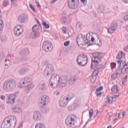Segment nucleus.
Returning <instances> with one entry per match:
<instances>
[{"label":"nucleus","instance_id":"dca6fc26","mask_svg":"<svg viewBox=\"0 0 128 128\" xmlns=\"http://www.w3.org/2000/svg\"><path fill=\"white\" fill-rule=\"evenodd\" d=\"M119 70H121L123 74H128V64H120L118 66Z\"/></svg>","mask_w":128,"mask_h":128},{"label":"nucleus","instance_id":"7ed1b4c3","mask_svg":"<svg viewBox=\"0 0 128 128\" xmlns=\"http://www.w3.org/2000/svg\"><path fill=\"white\" fill-rule=\"evenodd\" d=\"M74 98V94L72 93L70 94L68 97L66 96H61L59 101L60 106H62V107L66 106V105L68 104V102L70 100H72V98Z\"/></svg>","mask_w":128,"mask_h":128},{"label":"nucleus","instance_id":"a18cd8bd","mask_svg":"<svg viewBox=\"0 0 128 128\" xmlns=\"http://www.w3.org/2000/svg\"><path fill=\"white\" fill-rule=\"evenodd\" d=\"M124 116H126V112H122L118 114V117L119 118H124Z\"/></svg>","mask_w":128,"mask_h":128},{"label":"nucleus","instance_id":"4be33fe9","mask_svg":"<svg viewBox=\"0 0 128 128\" xmlns=\"http://www.w3.org/2000/svg\"><path fill=\"white\" fill-rule=\"evenodd\" d=\"M77 80H78V77L76 76V75L71 76L69 78L70 84H71L72 86V84H74Z\"/></svg>","mask_w":128,"mask_h":128},{"label":"nucleus","instance_id":"8fccbe9b","mask_svg":"<svg viewBox=\"0 0 128 128\" xmlns=\"http://www.w3.org/2000/svg\"><path fill=\"white\" fill-rule=\"evenodd\" d=\"M75 104H76L77 106H80V100H76L75 101Z\"/></svg>","mask_w":128,"mask_h":128},{"label":"nucleus","instance_id":"393cba45","mask_svg":"<svg viewBox=\"0 0 128 128\" xmlns=\"http://www.w3.org/2000/svg\"><path fill=\"white\" fill-rule=\"evenodd\" d=\"M34 120H40V113L39 112H34L33 115Z\"/></svg>","mask_w":128,"mask_h":128},{"label":"nucleus","instance_id":"f3484780","mask_svg":"<svg viewBox=\"0 0 128 128\" xmlns=\"http://www.w3.org/2000/svg\"><path fill=\"white\" fill-rule=\"evenodd\" d=\"M16 96L15 94H11L8 96V100L6 101L7 104H14L16 100Z\"/></svg>","mask_w":128,"mask_h":128},{"label":"nucleus","instance_id":"39448f33","mask_svg":"<svg viewBox=\"0 0 128 128\" xmlns=\"http://www.w3.org/2000/svg\"><path fill=\"white\" fill-rule=\"evenodd\" d=\"M76 117L74 115L68 116L65 121L66 124L70 128H76V126L74 124Z\"/></svg>","mask_w":128,"mask_h":128},{"label":"nucleus","instance_id":"13d9d810","mask_svg":"<svg viewBox=\"0 0 128 128\" xmlns=\"http://www.w3.org/2000/svg\"><path fill=\"white\" fill-rule=\"evenodd\" d=\"M128 80V76H126L122 80V84H124V80Z\"/></svg>","mask_w":128,"mask_h":128},{"label":"nucleus","instance_id":"c85d7f7f","mask_svg":"<svg viewBox=\"0 0 128 128\" xmlns=\"http://www.w3.org/2000/svg\"><path fill=\"white\" fill-rule=\"evenodd\" d=\"M4 30V21L2 20V16L0 15V31Z\"/></svg>","mask_w":128,"mask_h":128},{"label":"nucleus","instance_id":"412c9836","mask_svg":"<svg viewBox=\"0 0 128 128\" xmlns=\"http://www.w3.org/2000/svg\"><path fill=\"white\" fill-rule=\"evenodd\" d=\"M39 90L41 92H44L45 90H46V84L45 82H40L38 85Z\"/></svg>","mask_w":128,"mask_h":128},{"label":"nucleus","instance_id":"79ce46f5","mask_svg":"<svg viewBox=\"0 0 128 128\" xmlns=\"http://www.w3.org/2000/svg\"><path fill=\"white\" fill-rule=\"evenodd\" d=\"M28 56H22V58H20V62H26L28 60Z\"/></svg>","mask_w":128,"mask_h":128},{"label":"nucleus","instance_id":"a878e982","mask_svg":"<svg viewBox=\"0 0 128 128\" xmlns=\"http://www.w3.org/2000/svg\"><path fill=\"white\" fill-rule=\"evenodd\" d=\"M102 58H104V54L100 52H97L96 58H98V60H96V64H100Z\"/></svg>","mask_w":128,"mask_h":128},{"label":"nucleus","instance_id":"37998d69","mask_svg":"<svg viewBox=\"0 0 128 128\" xmlns=\"http://www.w3.org/2000/svg\"><path fill=\"white\" fill-rule=\"evenodd\" d=\"M78 28L80 30H82V24H80V22H78L76 24V28Z\"/></svg>","mask_w":128,"mask_h":128},{"label":"nucleus","instance_id":"0eeeda50","mask_svg":"<svg viewBox=\"0 0 128 128\" xmlns=\"http://www.w3.org/2000/svg\"><path fill=\"white\" fill-rule=\"evenodd\" d=\"M52 48H54V45H52V42H48V40H45L42 44V48L46 52H52Z\"/></svg>","mask_w":128,"mask_h":128},{"label":"nucleus","instance_id":"ddd939ff","mask_svg":"<svg viewBox=\"0 0 128 128\" xmlns=\"http://www.w3.org/2000/svg\"><path fill=\"white\" fill-rule=\"evenodd\" d=\"M124 52L120 51V52H119L118 53V54H117L116 56V58L118 60H119L117 61V64H126V62H124V61H122V60L121 58H124Z\"/></svg>","mask_w":128,"mask_h":128},{"label":"nucleus","instance_id":"bb28decb","mask_svg":"<svg viewBox=\"0 0 128 128\" xmlns=\"http://www.w3.org/2000/svg\"><path fill=\"white\" fill-rule=\"evenodd\" d=\"M112 92L116 94V92H120V87L118 85H114L111 88Z\"/></svg>","mask_w":128,"mask_h":128},{"label":"nucleus","instance_id":"9b49d317","mask_svg":"<svg viewBox=\"0 0 128 128\" xmlns=\"http://www.w3.org/2000/svg\"><path fill=\"white\" fill-rule=\"evenodd\" d=\"M38 25L35 24L32 28V32L34 34L32 36V38H38L40 36V32H38Z\"/></svg>","mask_w":128,"mask_h":128},{"label":"nucleus","instance_id":"5701e85b","mask_svg":"<svg viewBox=\"0 0 128 128\" xmlns=\"http://www.w3.org/2000/svg\"><path fill=\"white\" fill-rule=\"evenodd\" d=\"M26 86V80L24 78H22L19 84H18V88H24Z\"/></svg>","mask_w":128,"mask_h":128},{"label":"nucleus","instance_id":"b1692460","mask_svg":"<svg viewBox=\"0 0 128 128\" xmlns=\"http://www.w3.org/2000/svg\"><path fill=\"white\" fill-rule=\"evenodd\" d=\"M90 80L92 84L96 82V70H94L92 74V76L91 77Z\"/></svg>","mask_w":128,"mask_h":128},{"label":"nucleus","instance_id":"6e6d98bb","mask_svg":"<svg viewBox=\"0 0 128 128\" xmlns=\"http://www.w3.org/2000/svg\"><path fill=\"white\" fill-rule=\"evenodd\" d=\"M5 56V54L4 52H1L0 54V58L4 59Z\"/></svg>","mask_w":128,"mask_h":128},{"label":"nucleus","instance_id":"09e8293b","mask_svg":"<svg viewBox=\"0 0 128 128\" xmlns=\"http://www.w3.org/2000/svg\"><path fill=\"white\" fill-rule=\"evenodd\" d=\"M8 40V39L6 38V36H3L1 37V42H6Z\"/></svg>","mask_w":128,"mask_h":128},{"label":"nucleus","instance_id":"6e6552de","mask_svg":"<svg viewBox=\"0 0 128 128\" xmlns=\"http://www.w3.org/2000/svg\"><path fill=\"white\" fill-rule=\"evenodd\" d=\"M40 101L39 103L40 108H44V106L48 104L50 102V98L48 96H43L40 97Z\"/></svg>","mask_w":128,"mask_h":128},{"label":"nucleus","instance_id":"72a5a7b5","mask_svg":"<svg viewBox=\"0 0 128 128\" xmlns=\"http://www.w3.org/2000/svg\"><path fill=\"white\" fill-rule=\"evenodd\" d=\"M104 5H100L98 8V12H104Z\"/></svg>","mask_w":128,"mask_h":128},{"label":"nucleus","instance_id":"de8ad7c7","mask_svg":"<svg viewBox=\"0 0 128 128\" xmlns=\"http://www.w3.org/2000/svg\"><path fill=\"white\" fill-rule=\"evenodd\" d=\"M29 6L30 10H32V12H36V8L34 6H32V4H30Z\"/></svg>","mask_w":128,"mask_h":128},{"label":"nucleus","instance_id":"4d7b16f0","mask_svg":"<svg viewBox=\"0 0 128 128\" xmlns=\"http://www.w3.org/2000/svg\"><path fill=\"white\" fill-rule=\"evenodd\" d=\"M102 90H104V87L100 86L99 88L96 89V92H102Z\"/></svg>","mask_w":128,"mask_h":128},{"label":"nucleus","instance_id":"603ef678","mask_svg":"<svg viewBox=\"0 0 128 128\" xmlns=\"http://www.w3.org/2000/svg\"><path fill=\"white\" fill-rule=\"evenodd\" d=\"M70 40H68V41H66L64 42V46H69L70 45Z\"/></svg>","mask_w":128,"mask_h":128},{"label":"nucleus","instance_id":"1a4fd4ad","mask_svg":"<svg viewBox=\"0 0 128 128\" xmlns=\"http://www.w3.org/2000/svg\"><path fill=\"white\" fill-rule=\"evenodd\" d=\"M6 122L12 128H14L16 124V118L14 116H10L6 120Z\"/></svg>","mask_w":128,"mask_h":128},{"label":"nucleus","instance_id":"6ab92c4d","mask_svg":"<svg viewBox=\"0 0 128 128\" xmlns=\"http://www.w3.org/2000/svg\"><path fill=\"white\" fill-rule=\"evenodd\" d=\"M122 74V70H116L111 75L112 80H116L118 78H120Z\"/></svg>","mask_w":128,"mask_h":128},{"label":"nucleus","instance_id":"3c124183","mask_svg":"<svg viewBox=\"0 0 128 128\" xmlns=\"http://www.w3.org/2000/svg\"><path fill=\"white\" fill-rule=\"evenodd\" d=\"M19 28H18L17 27V29L16 30V32H20V30H22H22H24V27H22V25H19L18 26Z\"/></svg>","mask_w":128,"mask_h":128},{"label":"nucleus","instance_id":"473e14b6","mask_svg":"<svg viewBox=\"0 0 128 128\" xmlns=\"http://www.w3.org/2000/svg\"><path fill=\"white\" fill-rule=\"evenodd\" d=\"M0 128H12V127L10 126V124H8L6 122L4 123V122H3V123L1 125Z\"/></svg>","mask_w":128,"mask_h":128},{"label":"nucleus","instance_id":"cd10ccee","mask_svg":"<svg viewBox=\"0 0 128 128\" xmlns=\"http://www.w3.org/2000/svg\"><path fill=\"white\" fill-rule=\"evenodd\" d=\"M34 88V86L31 83L30 84H28V86L26 87L25 90L26 92H30V90H32Z\"/></svg>","mask_w":128,"mask_h":128},{"label":"nucleus","instance_id":"864d4df0","mask_svg":"<svg viewBox=\"0 0 128 128\" xmlns=\"http://www.w3.org/2000/svg\"><path fill=\"white\" fill-rule=\"evenodd\" d=\"M89 114H90V118H92V115L94 114V110H90L89 111Z\"/></svg>","mask_w":128,"mask_h":128},{"label":"nucleus","instance_id":"f03ea898","mask_svg":"<svg viewBox=\"0 0 128 128\" xmlns=\"http://www.w3.org/2000/svg\"><path fill=\"white\" fill-rule=\"evenodd\" d=\"M88 36L86 34V35L80 34H78L76 37L77 44L82 50H86V48L94 44V42L96 38L92 36Z\"/></svg>","mask_w":128,"mask_h":128},{"label":"nucleus","instance_id":"9d476101","mask_svg":"<svg viewBox=\"0 0 128 128\" xmlns=\"http://www.w3.org/2000/svg\"><path fill=\"white\" fill-rule=\"evenodd\" d=\"M54 72V68L52 64H48L44 70V74L48 76L52 74Z\"/></svg>","mask_w":128,"mask_h":128},{"label":"nucleus","instance_id":"423d86ee","mask_svg":"<svg viewBox=\"0 0 128 128\" xmlns=\"http://www.w3.org/2000/svg\"><path fill=\"white\" fill-rule=\"evenodd\" d=\"M88 58L84 54H79L76 58V62L78 64H88Z\"/></svg>","mask_w":128,"mask_h":128},{"label":"nucleus","instance_id":"774afa93","mask_svg":"<svg viewBox=\"0 0 128 128\" xmlns=\"http://www.w3.org/2000/svg\"><path fill=\"white\" fill-rule=\"evenodd\" d=\"M116 66V64L111 65V68H112V70H114V68H115Z\"/></svg>","mask_w":128,"mask_h":128},{"label":"nucleus","instance_id":"a211bd4d","mask_svg":"<svg viewBox=\"0 0 128 128\" xmlns=\"http://www.w3.org/2000/svg\"><path fill=\"white\" fill-rule=\"evenodd\" d=\"M30 72V68L28 67L24 66L18 70L19 74L21 76H24V74H28Z\"/></svg>","mask_w":128,"mask_h":128},{"label":"nucleus","instance_id":"e433bc0d","mask_svg":"<svg viewBox=\"0 0 128 128\" xmlns=\"http://www.w3.org/2000/svg\"><path fill=\"white\" fill-rule=\"evenodd\" d=\"M68 22V18L66 16H62L60 20V23L62 24H64Z\"/></svg>","mask_w":128,"mask_h":128},{"label":"nucleus","instance_id":"e2e57ef3","mask_svg":"<svg viewBox=\"0 0 128 128\" xmlns=\"http://www.w3.org/2000/svg\"><path fill=\"white\" fill-rule=\"evenodd\" d=\"M124 20L125 22L128 21V14L124 17Z\"/></svg>","mask_w":128,"mask_h":128},{"label":"nucleus","instance_id":"f704fd0d","mask_svg":"<svg viewBox=\"0 0 128 128\" xmlns=\"http://www.w3.org/2000/svg\"><path fill=\"white\" fill-rule=\"evenodd\" d=\"M26 50H28V49L25 48L22 49V50L20 52L19 54L20 56H26Z\"/></svg>","mask_w":128,"mask_h":128},{"label":"nucleus","instance_id":"ea45409f","mask_svg":"<svg viewBox=\"0 0 128 128\" xmlns=\"http://www.w3.org/2000/svg\"><path fill=\"white\" fill-rule=\"evenodd\" d=\"M35 128H46V126L44 124L38 123L36 125Z\"/></svg>","mask_w":128,"mask_h":128},{"label":"nucleus","instance_id":"58836bf2","mask_svg":"<svg viewBox=\"0 0 128 128\" xmlns=\"http://www.w3.org/2000/svg\"><path fill=\"white\" fill-rule=\"evenodd\" d=\"M24 79L25 80L26 84H32V80L30 78H25Z\"/></svg>","mask_w":128,"mask_h":128},{"label":"nucleus","instance_id":"680f3d73","mask_svg":"<svg viewBox=\"0 0 128 128\" xmlns=\"http://www.w3.org/2000/svg\"><path fill=\"white\" fill-rule=\"evenodd\" d=\"M44 64H48V60H44V62H43Z\"/></svg>","mask_w":128,"mask_h":128},{"label":"nucleus","instance_id":"c756f323","mask_svg":"<svg viewBox=\"0 0 128 128\" xmlns=\"http://www.w3.org/2000/svg\"><path fill=\"white\" fill-rule=\"evenodd\" d=\"M92 58H94V60L93 58H92V62L91 64H96V52H94L92 54Z\"/></svg>","mask_w":128,"mask_h":128},{"label":"nucleus","instance_id":"2f4dec72","mask_svg":"<svg viewBox=\"0 0 128 128\" xmlns=\"http://www.w3.org/2000/svg\"><path fill=\"white\" fill-rule=\"evenodd\" d=\"M97 41L98 43L96 44V46L100 48V46H102V38L98 36Z\"/></svg>","mask_w":128,"mask_h":128},{"label":"nucleus","instance_id":"f257e3e1","mask_svg":"<svg viewBox=\"0 0 128 128\" xmlns=\"http://www.w3.org/2000/svg\"><path fill=\"white\" fill-rule=\"evenodd\" d=\"M68 82V78L66 76L60 77L58 74H53L50 80V88H66Z\"/></svg>","mask_w":128,"mask_h":128},{"label":"nucleus","instance_id":"c03bdc74","mask_svg":"<svg viewBox=\"0 0 128 128\" xmlns=\"http://www.w3.org/2000/svg\"><path fill=\"white\" fill-rule=\"evenodd\" d=\"M35 19L36 20V22H37V26H38L37 28L38 30H39L40 26L42 28V24H40V20H38V18H35Z\"/></svg>","mask_w":128,"mask_h":128},{"label":"nucleus","instance_id":"338daca9","mask_svg":"<svg viewBox=\"0 0 128 128\" xmlns=\"http://www.w3.org/2000/svg\"><path fill=\"white\" fill-rule=\"evenodd\" d=\"M96 64H92L91 65V68L92 70V68H96Z\"/></svg>","mask_w":128,"mask_h":128},{"label":"nucleus","instance_id":"2eb2a0df","mask_svg":"<svg viewBox=\"0 0 128 128\" xmlns=\"http://www.w3.org/2000/svg\"><path fill=\"white\" fill-rule=\"evenodd\" d=\"M18 20L20 24H24L26 20H28V15L26 14H23L22 16H20Z\"/></svg>","mask_w":128,"mask_h":128},{"label":"nucleus","instance_id":"c9c22d12","mask_svg":"<svg viewBox=\"0 0 128 128\" xmlns=\"http://www.w3.org/2000/svg\"><path fill=\"white\" fill-rule=\"evenodd\" d=\"M42 24L43 26H44V28H46V30L50 28V24H48V22H46V21L42 20Z\"/></svg>","mask_w":128,"mask_h":128},{"label":"nucleus","instance_id":"f8f14e48","mask_svg":"<svg viewBox=\"0 0 128 128\" xmlns=\"http://www.w3.org/2000/svg\"><path fill=\"white\" fill-rule=\"evenodd\" d=\"M68 5L70 10H76L78 8V2H76V0H68Z\"/></svg>","mask_w":128,"mask_h":128},{"label":"nucleus","instance_id":"052dcab7","mask_svg":"<svg viewBox=\"0 0 128 128\" xmlns=\"http://www.w3.org/2000/svg\"><path fill=\"white\" fill-rule=\"evenodd\" d=\"M102 92H96V96H102Z\"/></svg>","mask_w":128,"mask_h":128},{"label":"nucleus","instance_id":"5fc2aeb1","mask_svg":"<svg viewBox=\"0 0 128 128\" xmlns=\"http://www.w3.org/2000/svg\"><path fill=\"white\" fill-rule=\"evenodd\" d=\"M81 2H82L84 6H86L88 0H80Z\"/></svg>","mask_w":128,"mask_h":128},{"label":"nucleus","instance_id":"aec40b11","mask_svg":"<svg viewBox=\"0 0 128 128\" xmlns=\"http://www.w3.org/2000/svg\"><path fill=\"white\" fill-rule=\"evenodd\" d=\"M12 110L13 112H14V114H20V112H22V108H20V107H19L17 105L12 106Z\"/></svg>","mask_w":128,"mask_h":128},{"label":"nucleus","instance_id":"bf43d9fd","mask_svg":"<svg viewBox=\"0 0 128 128\" xmlns=\"http://www.w3.org/2000/svg\"><path fill=\"white\" fill-rule=\"evenodd\" d=\"M62 31L64 34H66V27L63 26Z\"/></svg>","mask_w":128,"mask_h":128},{"label":"nucleus","instance_id":"69168bd1","mask_svg":"<svg viewBox=\"0 0 128 128\" xmlns=\"http://www.w3.org/2000/svg\"><path fill=\"white\" fill-rule=\"evenodd\" d=\"M1 100H6V96L2 95L0 96Z\"/></svg>","mask_w":128,"mask_h":128},{"label":"nucleus","instance_id":"a19ab883","mask_svg":"<svg viewBox=\"0 0 128 128\" xmlns=\"http://www.w3.org/2000/svg\"><path fill=\"white\" fill-rule=\"evenodd\" d=\"M10 4V1L8 0H4L3 2V8H6Z\"/></svg>","mask_w":128,"mask_h":128},{"label":"nucleus","instance_id":"4468645a","mask_svg":"<svg viewBox=\"0 0 128 128\" xmlns=\"http://www.w3.org/2000/svg\"><path fill=\"white\" fill-rule=\"evenodd\" d=\"M116 26H118V24L116 22H112L108 28V32L111 34H114L116 30Z\"/></svg>","mask_w":128,"mask_h":128},{"label":"nucleus","instance_id":"0e129e2a","mask_svg":"<svg viewBox=\"0 0 128 128\" xmlns=\"http://www.w3.org/2000/svg\"><path fill=\"white\" fill-rule=\"evenodd\" d=\"M36 4L38 8H41L42 6H40V2H36Z\"/></svg>","mask_w":128,"mask_h":128},{"label":"nucleus","instance_id":"4c0bfd02","mask_svg":"<svg viewBox=\"0 0 128 128\" xmlns=\"http://www.w3.org/2000/svg\"><path fill=\"white\" fill-rule=\"evenodd\" d=\"M108 102L110 104H112L114 102V98L110 96H108L106 98Z\"/></svg>","mask_w":128,"mask_h":128},{"label":"nucleus","instance_id":"7c9ffc66","mask_svg":"<svg viewBox=\"0 0 128 128\" xmlns=\"http://www.w3.org/2000/svg\"><path fill=\"white\" fill-rule=\"evenodd\" d=\"M18 26H16V27L14 28V36H20L22 34V32H16V28H18Z\"/></svg>","mask_w":128,"mask_h":128},{"label":"nucleus","instance_id":"20e7f679","mask_svg":"<svg viewBox=\"0 0 128 128\" xmlns=\"http://www.w3.org/2000/svg\"><path fill=\"white\" fill-rule=\"evenodd\" d=\"M16 88V81L12 79L6 80L4 82L3 88L4 90H10Z\"/></svg>","mask_w":128,"mask_h":128},{"label":"nucleus","instance_id":"49530a36","mask_svg":"<svg viewBox=\"0 0 128 128\" xmlns=\"http://www.w3.org/2000/svg\"><path fill=\"white\" fill-rule=\"evenodd\" d=\"M17 2L18 0H11V4H14V6H18V4Z\"/></svg>","mask_w":128,"mask_h":128}]
</instances>
